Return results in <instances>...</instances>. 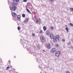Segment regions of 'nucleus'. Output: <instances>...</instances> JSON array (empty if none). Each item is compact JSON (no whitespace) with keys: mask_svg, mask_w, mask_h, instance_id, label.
I'll return each instance as SVG.
<instances>
[{"mask_svg":"<svg viewBox=\"0 0 73 73\" xmlns=\"http://www.w3.org/2000/svg\"><path fill=\"white\" fill-rule=\"evenodd\" d=\"M32 36H35V34L34 33H33L32 34Z\"/></svg>","mask_w":73,"mask_h":73,"instance_id":"obj_28","label":"nucleus"},{"mask_svg":"<svg viewBox=\"0 0 73 73\" xmlns=\"http://www.w3.org/2000/svg\"><path fill=\"white\" fill-rule=\"evenodd\" d=\"M27 0H23L24 2H27Z\"/></svg>","mask_w":73,"mask_h":73,"instance_id":"obj_29","label":"nucleus"},{"mask_svg":"<svg viewBox=\"0 0 73 73\" xmlns=\"http://www.w3.org/2000/svg\"><path fill=\"white\" fill-rule=\"evenodd\" d=\"M62 42H65V40L64 39L62 40Z\"/></svg>","mask_w":73,"mask_h":73,"instance_id":"obj_30","label":"nucleus"},{"mask_svg":"<svg viewBox=\"0 0 73 73\" xmlns=\"http://www.w3.org/2000/svg\"><path fill=\"white\" fill-rule=\"evenodd\" d=\"M70 9L71 10V11H72L73 10V8H70Z\"/></svg>","mask_w":73,"mask_h":73,"instance_id":"obj_26","label":"nucleus"},{"mask_svg":"<svg viewBox=\"0 0 73 73\" xmlns=\"http://www.w3.org/2000/svg\"><path fill=\"white\" fill-rule=\"evenodd\" d=\"M16 0H13V1H14V2H15V1Z\"/></svg>","mask_w":73,"mask_h":73,"instance_id":"obj_34","label":"nucleus"},{"mask_svg":"<svg viewBox=\"0 0 73 73\" xmlns=\"http://www.w3.org/2000/svg\"><path fill=\"white\" fill-rule=\"evenodd\" d=\"M40 33H42V30H41L40 31Z\"/></svg>","mask_w":73,"mask_h":73,"instance_id":"obj_27","label":"nucleus"},{"mask_svg":"<svg viewBox=\"0 0 73 73\" xmlns=\"http://www.w3.org/2000/svg\"><path fill=\"white\" fill-rule=\"evenodd\" d=\"M11 5L13 6V7H10V9L11 11L13 10V11H15L16 9H17V7L16 6H15V5L16 4V2H15L13 1L11 2Z\"/></svg>","mask_w":73,"mask_h":73,"instance_id":"obj_1","label":"nucleus"},{"mask_svg":"<svg viewBox=\"0 0 73 73\" xmlns=\"http://www.w3.org/2000/svg\"><path fill=\"white\" fill-rule=\"evenodd\" d=\"M61 52L60 51H56L55 53V56L56 57H58L60 56V54Z\"/></svg>","mask_w":73,"mask_h":73,"instance_id":"obj_3","label":"nucleus"},{"mask_svg":"<svg viewBox=\"0 0 73 73\" xmlns=\"http://www.w3.org/2000/svg\"><path fill=\"white\" fill-rule=\"evenodd\" d=\"M50 1H51V2H52V3H53L54 1V0H49Z\"/></svg>","mask_w":73,"mask_h":73,"instance_id":"obj_18","label":"nucleus"},{"mask_svg":"<svg viewBox=\"0 0 73 73\" xmlns=\"http://www.w3.org/2000/svg\"><path fill=\"white\" fill-rule=\"evenodd\" d=\"M50 29L51 30H53L54 29V28L53 27H50Z\"/></svg>","mask_w":73,"mask_h":73,"instance_id":"obj_17","label":"nucleus"},{"mask_svg":"<svg viewBox=\"0 0 73 73\" xmlns=\"http://www.w3.org/2000/svg\"><path fill=\"white\" fill-rule=\"evenodd\" d=\"M50 31H47L46 32V33L47 35H50Z\"/></svg>","mask_w":73,"mask_h":73,"instance_id":"obj_11","label":"nucleus"},{"mask_svg":"<svg viewBox=\"0 0 73 73\" xmlns=\"http://www.w3.org/2000/svg\"><path fill=\"white\" fill-rule=\"evenodd\" d=\"M40 39L42 42H45V39L44 35H41L40 37Z\"/></svg>","mask_w":73,"mask_h":73,"instance_id":"obj_2","label":"nucleus"},{"mask_svg":"<svg viewBox=\"0 0 73 73\" xmlns=\"http://www.w3.org/2000/svg\"><path fill=\"white\" fill-rule=\"evenodd\" d=\"M22 17H24V18L25 17V14H22Z\"/></svg>","mask_w":73,"mask_h":73,"instance_id":"obj_16","label":"nucleus"},{"mask_svg":"<svg viewBox=\"0 0 73 73\" xmlns=\"http://www.w3.org/2000/svg\"><path fill=\"white\" fill-rule=\"evenodd\" d=\"M56 52V48H52L51 50V52L52 53H54Z\"/></svg>","mask_w":73,"mask_h":73,"instance_id":"obj_4","label":"nucleus"},{"mask_svg":"<svg viewBox=\"0 0 73 73\" xmlns=\"http://www.w3.org/2000/svg\"><path fill=\"white\" fill-rule=\"evenodd\" d=\"M67 44L68 45H70L71 44V43L70 42H68L67 43Z\"/></svg>","mask_w":73,"mask_h":73,"instance_id":"obj_19","label":"nucleus"},{"mask_svg":"<svg viewBox=\"0 0 73 73\" xmlns=\"http://www.w3.org/2000/svg\"><path fill=\"white\" fill-rule=\"evenodd\" d=\"M43 52H45V50H43Z\"/></svg>","mask_w":73,"mask_h":73,"instance_id":"obj_36","label":"nucleus"},{"mask_svg":"<svg viewBox=\"0 0 73 73\" xmlns=\"http://www.w3.org/2000/svg\"><path fill=\"white\" fill-rule=\"evenodd\" d=\"M10 68V67L8 66L7 67V68H6V70H8V69H9Z\"/></svg>","mask_w":73,"mask_h":73,"instance_id":"obj_21","label":"nucleus"},{"mask_svg":"<svg viewBox=\"0 0 73 73\" xmlns=\"http://www.w3.org/2000/svg\"><path fill=\"white\" fill-rule=\"evenodd\" d=\"M17 19L18 20H19V21H20V15H17Z\"/></svg>","mask_w":73,"mask_h":73,"instance_id":"obj_8","label":"nucleus"},{"mask_svg":"<svg viewBox=\"0 0 73 73\" xmlns=\"http://www.w3.org/2000/svg\"><path fill=\"white\" fill-rule=\"evenodd\" d=\"M36 21L37 22H38V20L37 19H36Z\"/></svg>","mask_w":73,"mask_h":73,"instance_id":"obj_31","label":"nucleus"},{"mask_svg":"<svg viewBox=\"0 0 73 73\" xmlns=\"http://www.w3.org/2000/svg\"><path fill=\"white\" fill-rule=\"evenodd\" d=\"M43 28L44 31H46V27H45V26H44L43 27Z\"/></svg>","mask_w":73,"mask_h":73,"instance_id":"obj_14","label":"nucleus"},{"mask_svg":"<svg viewBox=\"0 0 73 73\" xmlns=\"http://www.w3.org/2000/svg\"><path fill=\"white\" fill-rule=\"evenodd\" d=\"M66 73H70V72L69 71H67L66 72Z\"/></svg>","mask_w":73,"mask_h":73,"instance_id":"obj_33","label":"nucleus"},{"mask_svg":"<svg viewBox=\"0 0 73 73\" xmlns=\"http://www.w3.org/2000/svg\"><path fill=\"white\" fill-rule=\"evenodd\" d=\"M17 29L19 30H20V27H18L17 28Z\"/></svg>","mask_w":73,"mask_h":73,"instance_id":"obj_24","label":"nucleus"},{"mask_svg":"<svg viewBox=\"0 0 73 73\" xmlns=\"http://www.w3.org/2000/svg\"><path fill=\"white\" fill-rule=\"evenodd\" d=\"M56 38H57L58 41H59V40L60 39V35H56Z\"/></svg>","mask_w":73,"mask_h":73,"instance_id":"obj_6","label":"nucleus"},{"mask_svg":"<svg viewBox=\"0 0 73 73\" xmlns=\"http://www.w3.org/2000/svg\"><path fill=\"white\" fill-rule=\"evenodd\" d=\"M53 41L54 42H57V38L56 37L53 38Z\"/></svg>","mask_w":73,"mask_h":73,"instance_id":"obj_7","label":"nucleus"},{"mask_svg":"<svg viewBox=\"0 0 73 73\" xmlns=\"http://www.w3.org/2000/svg\"><path fill=\"white\" fill-rule=\"evenodd\" d=\"M37 47H38V49H40V45H38Z\"/></svg>","mask_w":73,"mask_h":73,"instance_id":"obj_22","label":"nucleus"},{"mask_svg":"<svg viewBox=\"0 0 73 73\" xmlns=\"http://www.w3.org/2000/svg\"><path fill=\"white\" fill-rule=\"evenodd\" d=\"M50 38H51V39H53V38H54V36H50Z\"/></svg>","mask_w":73,"mask_h":73,"instance_id":"obj_23","label":"nucleus"},{"mask_svg":"<svg viewBox=\"0 0 73 73\" xmlns=\"http://www.w3.org/2000/svg\"><path fill=\"white\" fill-rule=\"evenodd\" d=\"M47 47L48 49H49L50 48V44H48L47 46Z\"/></svg>","mask_w":73,"mask_h":73,"instance_id":"obj_10","label":"nucleus"},{"mask_svg":"<svg viewBox=\"0 0 73 73\" xmlns=\"http://www.w3.org/2000/svg\"><path fill=\"white\" fill-rule=\"evenodd\" d=\"M55 47H59L60 46V45L58 44H55Z\"/></svg>","mask_w":73,"mask_h":73,"instance_id":"obj_12","label":"nucleus"},{"mask_svg":"<svg viewBox=\"0 0 73 73\" xmlns=\"http://www.w3.org/2000/svg\"><path fill=\"white\" fill-rule=\"evenodd\" d=\"M65 29L66 30V31H67V33H68V32H69V29H68V28L66 27Z\"/></svg>","mask_w":73,"mask_h":73,"instance_id":"obj_13","label":"nucleus"},{"mask_svg":"<svg viewBox=\"0 0 73 73\" xmlns=\"http://www.w3.org/2000/svg\"><path fill=\"white\" fill-rule=\"evenodd\" d=\"M70 26H71V27H73V24H72V23H70Z\"/></svg>","mask_w":73,"mask_h":73,"instance_id":"obj_20","label":"nucleus"},{"mask_svg":"<svg viewBox=\"0 0 73 73\" xmlns=\"http://www.w3.org/2000/svg\"><path fill=\"white\" fill-rule=\"evenodd\" d=\"M50 36H52V37H54V35H53V34H51L50 35Z\"/></svg>","mask_w":73,"mask_h":73,"instance_id":"obj_25","label":"nucleus"},{"mask_svg":"<svg viewBox=\"0 0 73 73\" xmlns=\"http://www.w3.org/2000/svg\"><path fill=\"white\" fill-rule=\"evenodd\" d=\"M29 20V18H26L24 20L23 23L25 24H26L28 23V21Z\"/></svg>","mask_w":73,"mask_h":73,"instance_id":"obj_5","label":"nucleus"},{"mask_svg":"<svg viewBox=\"0 0 73 73\" xmlns=\"http://www.w3.org/2000/svg\"><path fill=\"white\" fill-rule=\"evenodd\" d=\"M16 1L17 2H19V0H16Z\"/></svg>","mask_w":73,"mask_h":73,"instance_id":"obj_32","label":"nucleus"},{"mask_svg":"<svg viewBox=\"0 0 73 73\" xmlns=\"http://www.w3.org/2000/svg\"><path fill=\"white\" fill-rule=\"evenodd\" d=\"M71 48L72 49H73V46H71Z\"/></svg>","mask_w":73,"mask_h":73,"instance_id":"obj_35","label":"nucleus"},{"mask_svg":"<svg viewBox=\"0 0 73 73\" xmlns=\"http://www.w3.org/2000/svg\"><path fill=\"white\" fill-rule=\"evenodd\" d=\"M27 12L31 14V12L30 11H29V9H27Z\"/></svg>","mask_w":73,"mask_h":73,"instance_id":"obj_15","label":"nucleus"},{"mask_svg":"<svg viewBox=\"0 0 73 73\" xmlns=\"http://www.w3.org/2000/svg\"><path fill=\"white\" fill-rule=\"evenodd\" d=\"M12 15H13V17H16V16H17V14L15 13H12Z\"/></svg>","mask_w":73,"mask_h":73,"instance_id":"obj_9","label":"nucleus"}]
</instances>
